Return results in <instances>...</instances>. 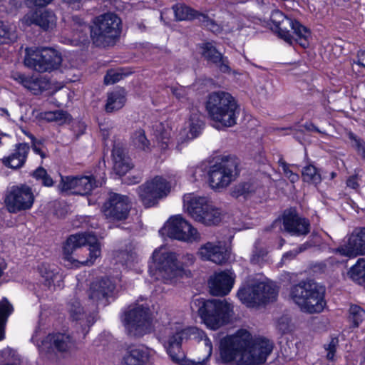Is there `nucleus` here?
Returning a JSON list of instances; mask_svg holds the SVG:
<instances>
[{
  "instance_id": "obj_1",
  "label": "nucleus",
  "mask_w": 365,
  "mask_h": 365,
  "mask_svg": "<svg viewBox=\"0 0 365 365\" xmlns=\"http://www.w3.org/2000/svg\"><path fill=\"white\" fill-rule=\"evenodd\" d=\"M158 338L172 361L181 365H206L212 354V343L205 333L179 322H169Z\"/></svg>"
},
{
  "instance_id": "obj_2",
  "label": "nucleus",
  "mask_w": 365,
  "mask_h": 365,
  "mask_svg": "<svg viewBox=\"0 0 365 365\" xmlns=\"http://www.w3.org/2000/svg\"><path fill=\"white\" fill-rule=\"evenodd\" d=\"M273 350V344L262 336H253L250 331L240 329L222 338L220 343V356L225 363L237 365L264 364Z\"/></svg>"
},
{
  "instance_id": "obj_3",
  "label": "nucleus",
  "mask_w": 365,
  "mask_h": 365,
  "mask_svg": "<svg viewBox=\"0 0 365 365\" xmlns=\"http://www.w3.org/2000/svg\"><path fill=\"white\" fill-rule=\"evenodd\" d=\"M68 312L70 319L75 323L76 334L69 335L66 334H56L48 335L46 341H41L39 345V336L41 331L36 329L31 341L36 344L38 347L39 351L43 354L48 351L46 350L48 343L55 348L58 352L64 354H71L77 350V342L83 340L89 331L90 327L96 321V312L93 310H88L82 306L81 302L78 298L70 299L68 304Z\"/></svg>"
},
{
  "instance_id": "obj_4",
  "label": "nucleus",
  "mask_w": 365,
  "mask_h": 365,
  "mask_svg": "<svg viewBox=\"0 0 365 365\" xmlns=\"http://www.w3.org/2000/svg\"><path fill=\"white\" fill-rule=\"evenodd\" d=\"M195 257L191 253L182 255L165 246L156 248L149 262L148 273L152 281L173 284L186 274V268L192 265Z\"/></svg>"
},
{
  "instance_id": "obj_5",
  "label": "nucleus",
  "mask_w": 365,
  "mask_h": 365,
  "mask_svg": "<svg viewBox=\"0 0 365 365\" xmlns=\"http://www.w3.org/2000/svg\"><path fill=\"white\" fill-rule=\"evenodd\" d=\"M101 244L93 232L71 235L63 249L64 264L68 267L92 265L101 256Z\"/></svg>"
},
{
  "instance_id": "obj_6",
  "label": "nucleus",
  "mask_w": 365,
  "mask_h": 365,
  "mask_svg": "<svg viewBox=\"0 0 365 365\" xmlns=\"http://www.w3.org/2000/svg\"><path fill=\"white\" fill-rule=\"evenodd\" d=\"M205 108L210 118L223 127L237 123L239 106L235 98L227 92H212L207 96Z\"/></svg>"
},
{
  "instance_id": "obj_7",
  "label": "nucleus",
  "mask_w": 365,
  "mask_h": 365,
  "mask_svg": "<svg viewBox=\"0 0 365 365\" xmlns=\"http://www.w3.org/2000/svg\"><path fill=\"white\" fill-rule=\"evenodd\" d=\"M201 319L207 327L215 330L229 322L233 314V305L226 299H205L199 297L193 300Z\"/></svg>"
},
{
  "instance_id": "obj_8",
  "label": "nucleus",
  "mask_w": 365,
  "mask_h": 365,
  "mask_svg": "<svg viewBox=\"0 0 365 365\" xmlns=\"http://www.w3.org/2000/svg\"><path fill=\"white\" fill-rule=\"evenodd\" d=\"M277 295L278 289L274 282L257 277L249 279L237 292L239 299L248 307L272 302Z\"/></svg>"
},
{
  "instance_id": "obj_9",
  "label": "nucleus",
  "mask_w": 365,
  "mask_h": 365,
  "mask_svg": "<svg viewBox=\"0 0 365 365\" xmlns=\"http://www.w3.org/2000/svg\"><path fill=\"white\" fill-rule=\"evenodd\" d=\"M270 21L272 23L271 29L277 33L280 38L290 45L295 41L303 48L308 46L311 32L298 21L287 17L277 9L272 12Z\"/></svg>"
},
{
  "instance_id": "obj_10",
  "label": "nucleus",
  "mask_w": 365,
  "mask_h": 365,
  "mask_svg": "<svg viewBox=\"0 0 365 365\" xmlns=\"http://www.w3.org/2000/svg\"><path fill=\"white\" fill-rule=\"evenodd\" d=\"M290 297L302 312L309 314L320 313L326 306L324 289L312 282L293 286Z\"/></svg>"
},
{
  "instance_id": "obj_11",
  "label": "nucleus",
  "mask_w": 365,
  "mask_h": 365,
  "mask_svg": "<svg viewBox=\"0 0 365 365\" xmlns=\"http://www.w3.org/2000/svg\"><path fill=\"white\" fill-rule=\"evenodd\" d=\"M122 322L128 335L140 337L153 330V319L147 302L138 301L130 305L122 316Z\"/></svg>"
},
{
  "instance_id": "obj_12",
  "label": "nucleus",
  "mask_w": 365,
  "mask_h": 365,
  "mask_svg": "<svg viewBox=\"0 0 365 365\" xmlns=\"http://www.w3.org/2000/svg\"><path fill=\"white\" fill-rule=\"evenodd\" d=\"M120 32V19L113 13H106L95 19L91 26V40L96 46H110L115 43Z\"/></svg>"
},
{
  "instance_id": "obj_13",
  "label": "nucleus",
  "mask_w": 365,
  "mask_h": 365,
  "mask_svg": "<svg viewBox=\"0 0 365 365\" xmlns=\"http://www.w3.org/2000/svg\"><path fill=\"white\" fill-rule=\"evenodd\" d=\"M24 65L38 73H51L62 63L61 53L50 47H29L25 49Z\"/></svg>"
},
{
  "instance_id": "obj_14",
  "label": "nucleus",
  "mask_w": 365,
  "mask_h": 365,
  "mask_svg": "<svg viewBox=\"0 0 365 365\" xmlns=\"http://www.w3.org/2000/svg\"><path fill=\"white\" fill-rule=\"evenodd\" d=\"M183 207L195 221L212 225L220 221V212L205 197L186 194L183 197Z\"/></svg>"
},
{
  "instance_id": "obj_15",
  "label": "nucleus",
  "mask_w": 365,
  "mask_h": 365,
  "mask_svg": "<svg viewBox=\"0 0 365 365\" xmlns=\"http://www.w3.org/2000/svg\"><path fill=\"white\" fill-rule=\"evenodd\" d=\"M240 172L239 161H220L210 168L208 183L212 190L221 192L238 178Z\"/></svg>"
},
{
  "instance_id": "obj_16",
  "label": "nucleus",
  "mask_w": 365,
  "mask_h": 365,
  "mask_svg": "<svg viewBox=\"0 0 365 365\" xmlns=\"http://www.w3.org/2000/svg\"><path fill=\"white\" fill-rule=\"evenodd\" d=\"M171 185L165 178L156 175L137 187V193L145 207H152L170 193Z\"/></svg>"
},
{
  "instance_id": "obj_17",
  "label": "nucleus",
  "mask_w": 365,
  "mask_h": 365,
  "mask_svg": "<svg viewBox=\"0 0 365 365\" xmlns=\"http://www.w3.org/2000/svg\"><path fill=\"white\" fill-rule=\"evenodd\" d=\"M160 232L170 238L190 243L200 240V234L197 229L180 215L170 217Z\"/></svg>"
},
{
  "instance_id": "obj_18",
  "label": "nucleus",
  "mask_w": 365,
  "mask_h": 365,
  "mask_svg": "<svg viewBox=\"0 0 365 365\" xmlns=\"http://www.w3.org/2000/svg\"><path fill=\"white\" fill-rule=\"evenodd\" d=\"M34 195L26 185L13 186L5 197V205L9 212L17 213L29 210L34 202Z\"/></svg>"
},
{
  "instance_id": "obj_19",
  "label": "nucleus",
  "mask_w": 365,
  "mask_h": 365,
  "mask_svg": "<svg viewBox=\"0 0 365 365\" xmlns=\"http://www.w3.org/2000/svg\"><path fill=\"white\" fill-rule=\"evenodd\" d=\"M131 208V201L127 195L112 193L104 203L102 211L107 219L113 221L125 220Z\"/></svg>"
},
{
  "instance_id": "obj_20",
  "label": "nucleus",
  "mask_w": 365,
  "mask_h": 365,
  "mask_svg": "<svg viewBox=\"0 0 365 365\" xmlns=\"http://www.w3.org/2000/svg\"><path fill=\"white\" fill-rule=\"evenodd\" d=\"M95 186V180L89 176H61V180L58 186L61 192H70L77 195H88Z\"/></svg>"
},
{
  "instance_id": "obj_21",
  "label": "nucleus",
  "mask_w": 365,
  "mask_h": 365,
  "mask_svg": "<svg viewBox=\"0 0 365 365\" xmlns=\"http://www.w3.org/2000/svg\"><path fill=\"white\" fill-rule=\"evenodd\" d=\"M155 351L142 344L130 345L123 354L121 365H150Z\"/></svg>"
},
{
  "instance_id": "obj_22",
  "label": "nucleus",
  "mask_w": 365,
  "mask_h": 365,
  "mask_svg": "<svg viewBox=\"0 0 365 365\" xmlns=\"http://www.w3.org/2000/svg\"><path fill=\"white\" fill-rule=\"evenodd\" d=\"M336 253L349 257L365 255V227L354 230L347 242L336 250Z\"/></svg>"
},
{
  "instance_id": "obj_23",
  "label": "nucleus",
  "mask_w": 365,
  "mask_h": 365,
  "mask_svg": "<svg viewBox=\"0 0 365 365\" xmlns=\"http://www.w3.org/2000/svg\"><path fill=\"white\" fill-rule=\"evenodd\" d=\"M235 274L231 270L216 272L209 280L210 292L213 295L224 296L231 291Z\"/></svg>"
},
{
  "instance_id": "obj_24",
  "label": "nucleus",
  "mask_w": 365,
  "mask_h": 365,
  "mask_svg": "<svg viewBox=\"0 0 365 365\" xmlns=\"http://www.w3.org/2000/svg\"><path fill=\"white\" fill-rule=\"evenodd\" d=\"M309 221L292 210H286L283 215V228L291 235H306L309 232Z\"/></svg>"
},
{
  "instance_id": "obj_25",
  "label": "nucleus",
  "mask_w": 365,
  "mask_h": 365,
  "mask_svg": "<svg viewBox=\"0 0 365 365\" xmlns=\"http://www.w3.org/2000/svg\"><path fill=\"white\" fill-rule=\"evenodd\" d=\"M202 56L209 63L214 64L221 72L230 73L231 68L227 57L217 50L215 46L210 42L202 43Z\"/></svg>"
},
{
  "instance_id": "obj_26",
  "label": "nucleus",
  "mask_w": 365,
  "mask_h": 365,
  "mask_svg": "<svg viewBox=\"0 0 365 365\" xmlns=\"http://www.w3.org/2000/svg\"><path fill=\"white\" fill-rule=\"evenodd\" d=\"M197 255L202 259L215 264H222L227 259L226 250L221 242L205 243L199 248Z\"/></svg>"
},
{
  "instance_id": "obj_27",
  "label": "nucleus",
  "mask_w": 365,
  "mask_h": 365,
  "mask_svg": "<svg viewBox=\"0 0 365 365\" xmlns=\"http://www.w3.org/2000/svg\"><path fill=\"white\" fill-rule=\"evenodd\" d=\"M114 289L115 284L109 278L93 282L90 287L89 299L93 304H97L111 294Z\"/></svg>"
},
{
  "instance_id": "obj_28",
  "label": "nucleus",
  "mask_w": 365,
  "mask_h": 365,
  "mask_svg": "<svg viewBox=\"0 0 365 365\" xmlns=\"http://www.w3.org/2000/svg\"><path fill=\"white\" fill-rule=\"evenodd\" d=\"M39 274L46 286L49 289L52 287H61L63 282V275L59 272V269L54 265L49 264H42L38 267Z\"/></svg>"
},
{
  "instance_id": "obj_29",
  "label": "nucleus",
  "mask_w": 365,
  "mask_h": 365,
  "mask_svg": "<svg viewBox=\"0 0 365 365\" xmlns=\"http://www.w3.org/2000/svg\"><path fill=\"white\" fill-rule=\"evenodd\" d=\"M29 21L31 24L37 25L43 30H48L55 25L56 16L51 11L38 9L31 14Z\"/></svg>"
},
{
  "instance_id": "obj_30",
  "label": "nucleus",
  "mask_w": 365,
  "mask_h": 365,
  "mask_svg": "<svg viewBox=\"0 0 365 365\" xmlns=\"http://www.w3.org/2000/svg\"><path fill=\"white\" fill-rule=\"evenodd\" d=\"M73 41L84 43L88 40V34L91 37V26L87 25L79 16H72Z\"/></svg>"
},
{
  "instance_id": "obj_31",
  "label": "nucleus",
  "mask_w": 365,
  "mask_h": 365,
  "mask_svg": "<svg viewBox=\"0 0 365 365\" xmlns=\"http://www.w3.org/2000/svg\"><path fill=\"white\" fill-rule=\"evenodd\" d=\"M177 21H191L199 19L201 13L183 3H177L172 6Z\"/></svg>"
},
{
  "instance_id": "obj_32",
  "label": "nucleus",
  "mask_w": 365,
  "mask_h": 365,
  "mask_svg": "<svg viewBox=\"0 0 365 365\" xmlns=\"http://www.w3.org/2000/svg\"><path fill=\"white\" fill-rule=\"evenodd\" d=\"M125 102V91L119 89L108 94L106 110L111 113L123 108Z\"/></svg>"
},
{
  "instance_id": "obj_33",
  "label": "nucleus",
  "mask_w": 365,
  "mask_h": 365,
  "mask_svg": "<svg viewBox=\"0 0 365 365\" xmlns=\"http://www.w3.org/2000/svg\"><path fill=\"white\" fill-rule=\"evenodd\" d=\"M257 187L258 184L255 181L240 182L231 188L230 195L236 198L240 196L246 197L249 194L254 192Z\"/></svg>"
},
{
  "instance_id": "obj_34",
  "label": "nucleus",
  "mask_w": 365,
  "mask_h": 365,
  "mask_svg": "<svg viewBox=\"0 0 365 365\" xmlns=\"http://www.w3.org/2000/svg\"><path fill=\"white\" fill-rule=\"evenodd\" d=\"M50 83L48 80L43 77L29 76L25 88L34 95H38L43 91L48 89Z\"/></svg>"
},
{
  "instance_id": "obj_35",
  "label": "nucleus",
  "mask_w": 365,
  "mask_h": 365,
  "mask_svg": "<svg viewBox=\"0 0 365 365\" xmlns=\"http://www.w3.org/2000/svg\"><path fill=\"white\" fill-rule=\"evenodd\" d=\"M131 142L134 147L144 152L151 151L150 143L147 139L143 129L135 130L131 136Z\"/></svg>"
},
{
  "instance_id": "obj_36",
  "label": "nucleus",
  "mask_w": 365,
  "mask_h": 365,
  "mask_svg": "<svg viewBox=\"0 0 365 365\" xmlns=\"http://www.w3.org/2000/svg\"><path fill=\"white\" fill-rule=\"evenodd\" d=\"M13 307L6 299L0 302V341L4 339V328L8 317L12 313Z\"/></svg>"
},
{
  "instance_id": "obj_37",
  "label": "nucleus",
  "mask_w": 365,
  "mask_h": 365,
  "mask_svg": "<svg viewBox=\"0 0 365 365\" xmlns=\"http://www.w3.org/2000/svg\"><path fill=\"white\" fill-rule=\"evenodd\" d=\"M203 127V116L197 113H192L190 117V130L188 137L192 139L197 137Z\"/></svg>"
},
{
  "instance_id": "obj_38",
  "label": "nucleus",
  "mask_w": 365,
  "mask_h": 365,
  "mask_svg": "<svg viewBox=\"0 0 365 365\" xmlns=\"http://www.w3.org/2000/svg\"><path fill=\"white\" fill-rule=\"evenodd\" d=\"M349 275L358 284L365 282V259H359L349 271Z\"/></svg>"
},
{
  "instance_id": "obj_39",
  "label": "nucleus",
  "mask_w": 365,
  "mask_h": 365,
  "mask_svg": "<svg viewBox=\"0 0 365 365\" xmlns=\"http://www.w3.org/2000/svg\"><path fill=\"white\" fill-rule=\"evenodd\" d=\"M364 317L365 312L361 307L358 305H351L350 307L349 319L354 327H358Z\"/></svg>"
},
{
  "instance_id": "obj_40",
  "label": "nucleus",
  "mask_w": 365,
  "mask_h": 365,
  "mask_svg": "<svg viewBox=\"0 0 365 365\" xmlns=\"http://www.w3.org/2000/svg\"><path fill=\"white\" fill-rule=\"evenodd\" d=\"M138 258L135 253L123 251L117 255V262L132 268L135 263H137Z\"/></svg>"
},
{
  "instance_id": "obj_41",
  "label": "nucleus",
  "mask_w": 365,
  "mask_h": 365,
  "mask_svg": "<svg viewBox=\"0 0 365 365\" xmlns=\"http://www.w3.org/2000/svg\"><path fill=\"white\" fill-rule=\"evenodd\" d=\"M302 175L304 180L306 181L317 182L320 180V175L318 173L317 168L312 165H309L304 168Z\"/></svg>"
},
{
  "instance_id": "obj_42",
  "label": "nucleus",
  "mask_w": 365,
  "mask_h": 365,
  "mask_svg": "<svg viewBox=\"0 0 365 365\" xmlns=\"http://www.w3.org/2000/svg\"><path fill=\"white\" fill-rule=\"evenodd\" d=\"M198 21L202 26L209 29L212 32L217 33L220 31V26L215 21L208 17V16L201 13Z\"/></svg>"
},
{
  "instance_id": "obj_43",
  "label": "nucleus",
  "mask_w": 365,
  "mask_h": 365,
  "mask_svg": "<svg viewBox=\"0 0 365 365\" xmlns=\"http://www.w3.org/2000/svg\"><path fill=\"white\" fill-rule=\"evenodd\" d=\"M128 150L125 145L120 142H115L112 150L113 160H125L127 158Z\"/></svg>"
},
{
  "instance_id": "obj_44",
  "label": "nucleus",
  "mask_w": 365,
  "mask_h": 365,
  "mask_svg": "<svg viewBox=\"0 0 365 365\" xmlns=\"http://www.w3.org/2000/svg\"><path fill=\"white\" fill-rule=\"evenodd\" d=\"M113 171L120 176L125 175L132 168L130 161H113Z\"/></svg>"
},
{
  "instance_id": "obj_45",
  "label": "nucleus",
  "mask_w": 365,
  "mask_h": 365,
  "mask_svg": "<svg viewBox=\"0 0 365 365\" xmlns=\"http://www.w3.org/2000/svg\"><path fill=\"white\" fill-rule=\"evenodd\" d=\"M24 161H1L0 163V173L2 175H8L10 172L8 170H16L21 168L24 165Z\"/></svg>"
},
{
  "instance_id": "obj_46",
  "label": "nucleus",
  "mask_w": 365,
  "mask_h": 365,
  "mask_svg": "<svg viewBox=\"0 0 365 365\" xmlns=\"http://www.w3.org/2000/svg\"><path fill=\"white\" fill-rule=\"evenodd\" d=\"M33 175L36 180H41L44 186L51 187L53 185L52 178L48 175L46 170L42 168L36 169Z\"/></svg>"
},
{
  "instance_id": "obj_47",
  "label": "nucleus",
  "mask_w": 365,
  "mask_h": 365,
  "mask_svg": "<svg viewBox=\"0 0 365 365\" xmlns=\"http://www.w3.org/2000/svg\"><path fill=\"white\" fill-rule=\"evenodd\" d=\"M30 150V147L27 143H19L16 145V149L12 153V158L25 160L27 158V154Z\"/></svg>"
},
{
  "instance_id": "obj_48",
  "label": "nucleus",
  "mask_w": 365,
  "mask_h": 365,
  "mask_svg": "<svg viewBox=\"0 0 365 365\" xmlns=\"http://www.w3.org/2000/svg\"><path fill=\"white\" fill-rule=\"evenodd\" d=\"M349 138L352 141L353 145L357 149L358 153L363 158H365V142L353 133H349Z\"/></svg>"
},
{
  "instance_id": "obj_49",
  "label": "nucleus",
  "mask_w": 365,
  "mask_h": 365,
  "mask_svg": "<svg viewBox=\"0 0 365 365\" xmlns=\"http://www.w3.org/2000/svg\"><path fill=\"white\" fill-rule=\"evenodd\" d=\"M123 73L110 69L107 71V73L104 76V83L106 85L114 84L123 78Z\"/></svg>"
},
{
  "instance_id": "obj_50",
  "label": "nucleus",
  "mask_w": 365,
  "mask_h": 365,
  "mask_svg": "<svg viewBox=\"0 0 365 365\" xmlns=\"http://www.w3.org/2000/svg\"><path fill=\"white\" fill-rule=\"evenodd\" d=\"M339 340L337 338H331L329 342L324 345V349L327 351V359L333 360L334 358Z\"/></svg>"
},
{
  "instance_id": "obj_51",
  "label": "nucleus",
  "mask_w": 365,
  "mask_h": 365,
  "mask_svg": "<svg viewBox=\"0 0 365 365\" xmlns=\"http://www.w3.org/2000/svg\"><path fill=\"white\" fill-rule=\"evenodd\" d=\"M55 122L58 125L69 123L71 120V115L67 112L62 110H57L54 111Z\"/></svg>"
},
{
  "instance_id": "obj_52",
  "label": "nucleus",
  "mask_w": 365,
  "mask_h": 365,
  "mask_svg": "<svg viewBox=\"0 0 365 365\" xmlns=\"http://www.w3.org/2000/svg\"><path fill=\"white\" fill-rule=\"evenodd\" d=\"M30 138L32 140V148L34 153L38 154L43 159L47 158L43 145L41 142L37 141L32 135H30Z\"/></svg>"
},
{
  "instance_id": "obj_53",
  "label": "nucleus",
  "mask_w": 365,
  "mask_h": 365,
  "mask_svg": "<svg viewBox=\"0 0 365 365\" xmlns=\"http://www.w3.org/2000/svg\"><path fill=\"white\" fill-rule=\"evenodd\" d=\"M307 249V245H302L298 249L294 250L289 252L284 253L282 256V261L283 262H286L287 260L292 259L294 258L299 253Z\"/></svg>"
},
{
  "instance_id": "obj_54",
  "label": "nucleus",
  "mask_w": 365,
  "mask_h": 365,
  "mask_svg": "<svg viewBox=\"0 0 365 365\" xmlns=\"http://www.w3.org/2000/svg\"><path fill=\"white\" fill-rule=\"evenodd\" d=\"M9 33L8 26L0 21V44L5 42L6 39L8 38Z\"/></svg>"
},
{
  "instance_id": "obj_55",
  "label": "nucleus",
  "mask_w": 365,
  "mask_h": 365,
  "mask_svg": "<svg viewBox=\"0 0 365 365\" xmlns=\"http://www.w3.org/2000/svg\"><path fill=\"white\" fill-rule=\"evenodd\" d=\"M11 77L14 80L19 82L24 87H25L26 83H28V79L29 76H27L21 73L16 72L12 74Z\"/></svg>"
},
{
  "instance_id": "obj_56",
  "label": "nucleus",
  "mask_w": 365,
  "mask_h": 365,
  "mask_svg": "<svg viewBox=\"0 0 365 365\" xmlns=\"http://www.w3.org/2000/svg\"><path fill=\"white\" fill-rule=\"evenodd\" d=\"M143 176L141 174L138 173L137 175L133 176H128L125 180V182L128 185H134L139 183L142 180Z\"/></svg>"
},
{
  "instance_id": "obj_57",
  "label": "nucleus",
  "mask_w": 365,
  "mask_h": 365,
  "mask_svg": "<svg viewBox=\"0 0 365 365\" xmlns=\"http://www.w3.org/2000/svg\"><path fill=\"white\" fill-rule=\"evenodd\" d=\"M289 319L287 317H282L278 321V328L283 333L286 332L289 329Z\"/></svg>"
},
{
  "instance_id": "obj_58",
  "label": "nucleus",
  "mask_w": 365,
  "mask_h": 365,
  "mask_svg": "<svg viewBox=\"0 0 365 365\" xmlns=\"http://www.w3.org/2000/svg\"><path fill=\"white\" fill-rule=\"evenodd\" d=\"M218 153H219L218 151L215 152L213 153V155H212V157H211L212 158L211 160H235V156H232L230 154L223 153V154L219 155Z\"/></svg>"
},
{
  "instance_id": "obj_59",
  "label": "nucleus",
  "mask_w": 365,
  "mask_h": 365,
  "mask_svg": "<svg viewBox=\"0 0 365 365\" xmlns=\"http://www.w3.org/2000/svg\"><path fill=\"white\" fill-rule=\"evenodd\" d=\"M354 63L365 68V48L360 49L357 52V61H354Z\"/></svg>"
},
{
  "instance_id": "obj_60",
  "label": "nucleus",
  "mask_w": 365,
  "mask_h": 365,
  "mask_svg": "<svg viewBox=\"0 0 365 365\" xmlns=\"http://www.w3.org/2000/svg\"><path fill=\"white\" fill-rule=\"evenodd\" d=\"M52 0H26L27 4L35 6L44 7Z\"/></svg>"
},
{
  "instance_id": "obj_61",
  "label": "nucleus",
  "mask_w": 365,
  "mask_h": 365,
  "mask_svg": "<svg viewBox=\"0 0 365 365\" xmlns=\"http://www.w3.org/2000/svg\"><path fill=\"white\" fill-rule=\"evenodd\" d=\"M303 127L308 131H314L322 135H327L325 131L321 130L312 123H306L304 125H303Z\"/></svg>"
},
{
  "instance_id": "obj_62",
  "label": "nucleus",
  "mask_w": 365,
  "mask_h": 365,
  "mask_svg": "<svg viewBox=\"0 0 365 365\" xmlns=\"http://www.w3.org/2000/svg\"><path fill=\"white\" fill-rule=\"evenodd\" d=\"M266 254H267L266 251L261 250V251L258 252L257 250L256 249L254 251V253H253V255H252V261L255 262V263H259V261H260V258L263 257L264 256H265Z\"/></svg>"
},
{
  "instance_id": "obj_63",
  "label": "nucleus",
  "mask_w": 365,
  "mask_h": 365,
  "mask_svg": "<svg viewBox=\"0 0 365 365\" xmlns=\"http://www.w3.org/2000/svg\"><path fill=\"white\" fill-rule=\"evenodd\" d=\"M346 185L348 187L352 188V189H357L359 187L358 180L356 176H351L350 177L347 181Z\"/></svg>"
},
{
  "instance_id": "obj_64",
  "label": "nucleus",
  "mask_w": 365,
  "mask_h": 365,
  "mask_svg": "<svg viewBox=\"0 0 365 365\" xmlns=\"http://www.w3.org/2000/svg\"><path fill=\"white\" fill-rule=\"evenodd\" d=\"M165 140H168V135L166 133H163L158 138V140H160V147L162 149L165 150L168 146V141H165Z\"/></svg>"
}]
</instances>
